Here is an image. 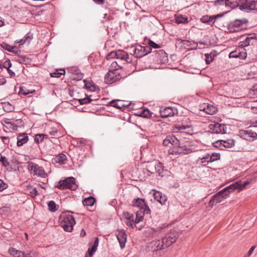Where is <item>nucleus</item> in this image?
I'll return each mask as SVG.
<instances>
[{
    "label": "nucleus",
    "instance_id": "1",
    "mask_svg": "<svg viewBox=\"0 0 257 257\" xmlns=\"http://www.w3.org/2000/svg\"><path fill=\"white\" fill-rule=\"evenodd\" d=\"M60 225L65 231L71 232L74 225L75 224L74 217L69 214L63 212L59 217Z\"/></svg>",
    "mask_w": 257,
    "mask_h": 257
},
{
    "label": "nucleus",
    "instance_id": "2",
    "mask_svg": "<svg viewBox=\"0 0 257 257\" xmlns=\"http://www.w3.org/2000/svg\"><path fill=\"white\" fill-rule=\"evenodd\" d=\"M231 187H233V185H229L214 195L209 202V206L212 208L213 206L226 199L229 194L232 192Z\"/></svg>",
    "mask_w": 257,
    "mask_h": 257
},
{
    "label": "nucleus",
    "instance_id": "3",
    "mask_svg": "<svg viewBox=\"0 0 257 257\" xmlns=\"http://www.w3.org/2000/svg\"><path fill=\"white\" fill-rule=\"evenodd\" d=\"M247 23L246 19H235L228 24L227 30L230 33L240 32L245 28V25Z\"/></svg>",
    "mask_w": 257,
    "mask_h": 257
},
{
    "label": "nucleus",
    "instance_id": "4",
    "mask_svg": "<svg viewBox=\"0 0 257 257\" xmlns=\"http://www.w3.org/2000/svg\"><path fill=\"white\" fill-rule=\"evenodd\" d=\"M74 178H68L65 180L60 181L57 187L60 189H70L71 190H75L77 187Z\"/></svg>",
    "mask_w": 257,
    "mask_h": 257
},
{
    "label": "nucleus",
    "instance_id": "5",
    "mask_svg": "<svg viewBox=\"0 0 257 257\" xmlns=\"http://www.w3.org/2000/svg\"><path fill=\"white\" fill-rule=\"evenodd\" d=\"M178 237V232L175 230H171L161 239L164 242L165 247L167 248L175 242Z\"/></svg>",
    "mask_w": 257,
    "mask_h": 257
},
{
    "label": "nucleus",
    "instance_id": "6",
    "mask_svg": "<svg viewBox=\"0 0 257 257\" xmlns=\"http://www.w3.org/2000/svg\"><path fill=\"white\" fill-rule=\"evenodd\" d=\"M121 78L118 69L109 70L105 75L104 82L107 84H112Z\"/></svg>",
    "mask_w": 257,
    "mask_h": 257
},
{
    "label": "nucleus",
    "instance_id": "7",
    "mask_svg": "<svg viewBox=\"0 0 257 257\" xmlns=\"http://www.w3.org/2000/svg\"><path fill=\"white\" fill-rule=\"evenodd\" d=\"M239 4L241 11H257V1L255 0H239Z\"/></svg>",
    "mask_w": 257,
    "mask_h": 257
},
{
    "label": "nucleus",
    "instance_id": "8",
    "mask_svg": "<svg viewBox=\"0 0 257 257\" xmlns=\"http://www.w3.org/2000/svg\"><path fill=\"white\" fill-rule=\"evenodd\" d=\"M29 169L33 171L34 175L38 176L45 178L47 175L45 173L44 168L42 166L33 162H30L29 164Z\"/></svg>",
    "mask_w": 257,
    "mask_h": 257
},
{
    "label": "nucleus",
    "instance_id": "9",
    "mask_svg": "<svg viewBox=\"0 0 257 257\" xmlns=\"http://www.w3.org/2000/svg\"><path fill=\"white\" fill-rule=\"evenodd\" d=\"M152 51L150 47L143 46L142 45H137L134 49L133 52L137 58H142Z\"/></svg>",
    "mask_w": 257,
    "mask_h": 257
},
{
    "label": "nucleus",
    "instance_id": "10",
    "mask_svg": "<svg viewBox=\"0 0 257 257\" xmlns=\"http://www.w3.org/2000/svg\"><path fill=\"white\" fill-rule=\"evenodd\" d=\"M133 205L139 208L140 210L144 211V213H146V214H150L151 213V210L149 207L146 204L145 201L143 199L138 198L134 199L133 201Z\"/></svg>",
    "mask_w": 257,
    "mask_h": 257
},
{
    "label": "nucleus",
    "instance_id": "11",
    "mask_svg": "<svg viewBox=\"0 0 257 257\" xmlns=\"http://www.w3.org/2000/svg\"><path fill=\"white\" fill-rule=\"evenodd\" d=\"M209 128L211 131V133L213 134H224L226 133L225 125L218 122L210 124Z\"/></svg>",
    "mask_w": 257,
    "mask_h": 257
},
{
    "label": "nucleus",
    "instance_id": "12",
    "mask_svg": "<svg viewBox=\"0 0 257 257\" xmlns=\"http://www.w3.org/2000/svg\"><path fill=\"white\" fill-rule=\"evenodd\" d=\"M162 239L154 240L148 243V248L150 251H155L165 248Z\"/></svg>",
    "mask_w": 257,
    "mask_h": 257
},
{
    "label": "nucleus",
    "instance_id": "13",
    "mask_svg": "<svg viewBox=\"0 0 257 257\" xmlns=\"http://www.w3.org/2000/svg\"><path fill=\"white\" fill-rule=\"evenodd\" d=\"M223 15V14H218L210 16L208 15L203 16L201 18L200 21L203 23L213 26L216 20Z\"/></svg>",
    "mask_w": 257,
    "mask_h": 257
},
{
    "label": "nucleus",
    "instance_id": "14",
    "mask_svg": "<svg viewBox=\"0 0 257 257\" xmlns=\"http://www.w3.org/2000/svg\"><path fill=\"white\" fill-rule=\"evenodd\" d=\"M256 43L257 34L252 33L248 34L243 41L240 42V46L242 47H245L250 45H253Z\"/></svg>",
    "mask_w": 257,
    "mask_h": 257
},
{
    "label": "nucleus",
    "instance_id": "15",
    "mask_svg": "<svg viewBox=\"0 0 257 257\" xmlns=\"http://www.w3.org/2000/svg\"><path fill=\"white\" fill-rule=\"evenodd\" d=\"M67 70L71 74V77L73 80L78 81L81 80L83 77V74L75 66L71 67L68 68Z\"/></svg>",
    "mask_w": 257,
    "mask_h": 257
},
{
    "label": "nucleus",
    "instance_id": "16",
    "mask_svg": "<svg viewBox=\"0 0 257 257\" xmlns=\"http://www.w3.org/2000/svg\"><path fill=\"white\" fill-rule=\"evenodd\" d=\"M235 145V141L234 140L229 139L227 140H219L214 143L215 147H223L225 148L229 149Z\"/></svg>",
    "mask_w": 257,
    "mask_h": 257
},
{
    "label": "nucleus",
    "instance_id": "17",
    "mask_svg": "<svg viewBox=\"0 0 257 257\" xmlns=\"http://www.w3.org/2000/svg\"><path fill=\"white\" fill-rule=\"evenodd\" d=\"M117 239L120 244V247L123 248L125 246L127 235L123 230H119L116 235Z\"/></svg>",
    "mask_w": 257,
    "mask_h": 257
},
{
    "label": "nucleus",
    "instance_id": "18",
    "mask_svg": "<svg viewBox=\"0 0 257 257\" xmlns=\"http://www.w3.org/2000/svg\"><path fill=\"white\" fill-rule=\"evenodd\" d=\"M177 111L176 109H173L172 107H167L163 110H160V112L162 117L167 118L169 116H174Z\"/></svg>",
    "mask_w": 257,
    "mask_h": 257
},
{
    "label": "nucleus",
    "instance_id": "19",
    "mask_svg": "<svg viewBox=\"0 0 257 257\" xmlns=\"http://www.w3.org/2000/svg\"><path fill=\"white\" fill-rule=\"evenodd\" d=\"M156 166L155 172L158 173L160 176L164 177L168 175L169 171L165 169L164 166L161 162H156Z\"/></svg>",
    "mask_w": 257,
    "mask_h": 257
},
{
    "label": "nucleus",
    "instance_id": "20",
    "mask_svg": "<svg viewBox=\"0 0 257 257\" xmlns=\"http://www.w3.org/2000/svg\"><path fill=\"white\" fill-rule=\"evenodd\" d=\"M28 141V136L27 134H19L17 136V145L18 147L23 146L24 144L26 143Z\"/></svg>",
    "mask_w": 257,
    "mask_h": 257
},
{
    "label": "nucleus",
    "instance_id": "21",
    "mask_svg": "<svg viewBox=\"0 0 257 257\" xmlns=\"http://www.w3.org/2000/svg\"><path fill=\"white\" fill-rule=\"evenodd\" d=\"M99 239L96 237L94 240L93 244L91 248H88L85 257H92V255L96 251L98 245Z\"/></svg>",
    "mask_w": 257,
    "mask_h": 257
},
{
    "label": "nucleus",
    "instance_id": "22",
    "mask_svg": "<svg viewBox=\"0 0 257 257\" xmlns=\"http://www.w3.org/2000/svg\"><path fill=\"white\" fill-rule=\"evenodd\" d=\"M248 181H245L242 183L241 181L236 182L230 185H233V187H231L232 192L235 189H238L241 190L244 189L247 185L249 184Z\"/></svg>",
    "mask_w": 257,
    "mask_h": 257
},
{
    "label": "nucleus",
    "instance_id": "23",
    "mask_svg": "<svg viewBox=\"0 0 257 257\" xmlns=\"http://www.w3.org/2000/svg\"><path fill=\"white\" fill-rule=\"evenodd\" d=\"M203 158L204 159H209V160L207 161V164L209 163H211L214 162L215 161H217L220 160V155L219 153H213L211 155L210 154H206L204 156H203Z\"/></svg>",
    "mask_w": 257,
    "mask_h": 257
},
{
    "label": "nucleus",
    "instance_id": "24",
    "mask_svg": "<svg viewBox=\"0 0 257 257\" xmlns=\"http://www.w3.org/2000/svg\"><path fill=\"white\" fill-rule=\"evenodd\" d=\"M156 162H148L146 165V168L144 169L148 173V175L153 174L155 173L156 168Z\"/></svg>",
    "mask_w": 257,
    "mask_h": 257
},
{
    "label": "nucleus",
    "instance_id": "25",
    "mask_svg": "<svg viewBox=\"0 0 257 257\" xmlns=\"http://www.w3.org/2000/svg\"><path fill=\"white\" fill-rule=\"evenodd\" d=\"M185 150H178L177 148V149L175 150H169V154H188L192 152V150L191 149H185Z\"/></svg>",
    "mask_w": 257,
    "mask_h": 257
},
{
    "label": "nucleus",
    "instance_id": "26",
    "mask_svg": "<svg viewBox=\"0 0 257 257\" xmlns=\"http://www.w3.org/2000/svg\"><path fill=\"white\" fill-rule=\"evenodd\" d=\"M9 252L14 257H22L24 255V251L19 250L14 247H10Z\"/></svg>",
    "mask_w": 257,
    "mask_h": 257
},
{
    "label": "nucleus",
    "instance_id": "27",
    "mask_svg": "<svg viewBox=\"0 0 257 257\" xmlns=\"http://www.w3.org/2000/svg\"><path fill=\"white\" fill-rule=\"evenodd\" d=\"M225 6L230 7L231 9H235L239 7L240 9V4L239 1L237 2L235 0H226Z\"/></svg>",
    "mask_w": 257,
    "mask_h": 257
},
{
    "label": "nucleus",
    "instance_id": "28",
    "mask_svg": "<svg viewBox=\"0 0 257 257\" xmlns=\"http://www.w3.org/2000/svg\"><path fill=\"white\" fill-rule=\"evenodd\" d=\"M168 139L170 145H171L174 148H177V146H180V141L175 136L173 135L168 136Z\"/></svg>",
    "mask_w": 257,
    "mask_h": 257
},
{
    "label": "nucleus",
    "instance_id": "29",
    "mask_svg": "<svg viewBox=\"0 0 257 257\" xmlns=\"http://www.w3.org/2000/svg\"><path fill=\"white\" fill-rule=\"evenodd\" d=\"M95 202V199L93 197L89 196L85 198L83 200L82 203L84 206H92L93 205Z\"/></svg>",
    "mask_w": 257,
    "mask_h": 257
},
{
    "label": "nucleus",
    "instance_id": "30",
    "mask_svg": "<svg viewBox=\"0 0 257 257\" xmlns=\"http://www.w3.org/2000/svg\"><path fill=\"white\" fill-rule=\"evenodd\" d=\"M119 100H112L109 102L108 105L113 106L116 108L119 109L120 110H122V108H124L125 106H127L128 105H125L124 104H119L117 101Z\"/></svg>",
    "mask_w": 257,
    "mask_h": 257
},
{
    "label": "nucleus",
    "instance_id": "31",
    "mask_svg": "<svg viewBox=\"0 0 257 257\" xmlns=\"http://www.w3.org/2000/svg\"><path fill=\"white\" fill-rule=\"evenodd\" d=\"M66 159L67 157L64 154H60L55 158L54 160L57 163L63 164L65 163Z\"/></svg>",
    "mask_w": 257,
    "mask_h": 257
},
{
    "label": "nucleus",
    "instance_id": "32",
    "mask_svg": "<svg viewBox=\"0 0 257 257\" xmlns=\"http://www.w3.org/2000/svg\"><path fill=\"white\" fill-rule=\"evenodd\" d=\"M204 110L208 114H213L217 112V108L213 105H207L206 107L204 108Z\"/></svg>",
    "mask_w": 257,
    "mask_h": 257
},
{
    "label": "nucleus",
    "instance_id": "33",
    "mask_svg": "<svg viewBox=\"0 0 257 257\" xmlns=\"http://www.w3.org/2000/svg\"><path fill=\"white\" fill-rule=\"evenodd\" d=\"M35 92V90L30 91L23 87H20L18 94L20 96H26L29 94L33 93Z\"/></svg>",
    "mask_w": 257,
    "mask_h": 257
},
{
    "label": "nucleus",
    "instance_id": "34",
    "mask_svg": "<svg viewBox=\"0 0 257 257\" xmlns=\"http://www.w3.org/2000/svg\"><path fill=\"white\" fill-rule=\"evenodd\" d=\"M152 113L151 112V111L148 108H146L141 110L138 115L145 118H150L152 116Z\"/></svg>",
    "mask_w": 257,
    "mask_h": 257
},
{
    "label": "nucleus",
    "instance_id": "35",
    "mask_svg": "<svg viewBox=\"0 0 257 257\" xmlns=\"http://www.w3.org/2000/svg\"><path fill=\"white\" fill-rule=\"evenodd\" d=\"M146 213H144V211L140 210L136 213V218L135 219V223H138L142 221L144 219V215Z\"/></svg>",
    "mask_w": 257,
    "mask_h": 257
},
{
    "label": "nucleus",
    "instance_id": "36",
    "mask_svg": "<svg viewBox=\"0 0 257 257\" xmlns=\"http://www.w3.org/2000/svg\"><path fill=\"white\" fill-rule=\"evenodd\" d=\"M176 22L177 24H186L188 23V18L183 15H180L176 18Z\"/></svg>",
    "mask_w": 257,
    "mask_h": 257
},
{
    "label": "nucleus",
    "instance_id": "37",
    "mask_svg": "<svg viewBox=\"0 0 257 257\" xmlns=\"http://www.w3.org/2000/svg\"><path fill=\"white\" fill-rule=\"evenodd\" d=\"M65 73V70L64 69L56 70L55 72L50 73V75L52 77L60 78L61 75H64Z\"/></svg>",
    "mask_w": 257,
    "mask_h": 257
},
{
    "label": "nucleus",
    "instance_id": "38",
    "mask_svg": "<svg viewBox=\"0 0 257 257\" xmlns=\"http://www.w3.org/2000/svg\"><path fill=\"white\" fill-rule=\"evenodd\" d=\"M128 56V53L123 50H117V59H121L123 61L125 60L126 56Z\"/></svg>",
    "mask_w": 257,
    "mask_h": 257
},
{
    "label": "nucleus",
    "instance_id": "39",
    "mask_svg": "<svg viewBox=\"0 0 257 257\" xmlns=\"http://www.w3.org/2000/svg\"><path fill=\"white\" fill-rule=\"evenodd\" d=\"M48 209L51 212H55L57 210L58 205H57L54 201H50L48 204Z\"/></svg>",
    "mask_w": 257,
    "mask_h": 257
},
{
    "label": "nucleus",
    "instance_id": "40",
    "mask_svg": "<svg viewBox=\"0 0 257 257\" xmlns=\"http://www.w3.org/2000/svg\"><path fill=\"white\" fill-rule=\"evenodd\" d=\"M243 135H247L248 137L252 138L253 139H257V134L255 132H252L251 131H243Z\"/></svg>",
    "mask_w": 257,
    "mask_h": 257
},
{
    "label": "nucleus",
    "instance_id": "41",
    "mask_svg": "<svg viewBox=\"0 0 257 257\" xmlns=\"http://www.w3.org/2000/svg\"><path fill=\"white\" fill-rule=\"evenodd\" d=\"M0 163H1L2 165L5 167H7L10 165V162L8 159L5 156H1Z\"/></svg>",
    "mask_w": 257,
    "mask_h": 257
},
{
    "label": "nucleus",
    "instance_id": "42",
    "mask_svg": "<svg viewBox=\"0 0 257 257\" xmlns=\"http://www.w3.org/2000/svg\"><path fill=\"white\" fill-rule=\"evenodd\" d=\"M214 55L212 56V53L210 54H205V61L206 63L208 64H210L214 59Z\"/></svg>",
    "mask_w": 257,
    "mask_h": 257
},
{
    "label": "nucleus",
    "instance_id": "43",
    "mask_svg": "<svg viewBox=\"0 0 257 257\" xmlns=\"http://www.w3.org/2000/svg\"><path fill=\"white\" fill-rule=\"evenodd\" d=\"M12 64L11 61L10 60H7L6 61H5L3 64H0V70L2 68V67H4L7 70L10 68Z\"/></svg>",
    "mask_w": 257,
    "mask_h": 257
},
{
    "label": "nucleus",
    "instance_id": "44",
    "mask_svg": "<svg viewBox=\"0 0 257 257\" xmlns=\"http://www.w3.org/2000/svg\"><path fill=\"white\" fill-rule=\"evenodd\" d=\"M229 58H242L243 57L241 55V53L237 51H232L229 55Z\"/></svg>",
    "mask_w": 257,
    "mask_h": 257
},
{
    "label": "nucleus",
    "instance_id": "45",
    "mask_svg": "<svg viewBox=\"0 0 257 257\" xmlns=\"http://www.w3.org/2000/svg\"><path fill=\"white\" fill-rule=\"evenodd\" d=\"M154 52H157L158 55V57L160 56V58H162V60H163L165 58H167V54L163 50L155 51Z\"/></svg>",
    "mask_w": 257,
    "mask_h": 257
},
{
    "label": "nucleus",
    "instance_id": "46",
    "mask_svg": "<svg viewBox=\"0 0 257 257\" xmlns=\"http://www.w3.org/2000/svg\"><path fill=\"white\" fill-rule=\"evenodd\" d=\"M90 96H89V97H87L84 98L80 99L79 100V103L81 104H86V103L91 102L92 101V99L91 98H90Z\"/></svg>",
    "mask_w": 257,
    "mask_h": 257
},
{
    "label": "nucleus",
    "instance_id": "47",
    "mask_svg": "<svg viewBox=\"0 0 257 257\" xmlns=\"http://www.w3.org/2000/svg\"><path fill=\"white\" fill-rule=\"evenodd\" d=\"M2 124L4 126V123L8 124H11V125L12 126L13 130H15V128L17 127V125L16 124H14V123H12L10 121V119L6 118L2 120Z\"/></svg>",
    "mask_w": 257,
    "mask_h": 257
},
{
    "label": "nucleus",
    "instance_id": "48",
    "mask_svg": "<svg viewBox=\"0 0 257 257\" xmlns=\"http://www.w3.org/2000/svg\"><path fill=\"white\" fill-rule=\"evenodd\" d=\"M32 38V36H31L30 34H27L23 38V40H24L23 42H24L25 44L27 43L29 44H30Z\"/></svg>",
    "mask_w": 257,
    "mask_h": 257
},
{
    "label": "nucleus",
    "instance_id": "49",
    "mask_svg": "<svg viewBox=\"0 0 257 257\" xmlns=\"http://www.w3.org/2000/svg\"><path fill=\"white\" fill-rule=\"evenodd\" d=\"M148 44V46H147V47H150V48H151V49H152V48H155V49H158V48H161V46L159 45L156 44L155 42H154V41H153L152 40H149Z\"/></svg>",
    "mask_w": 257,
    "mask_h": 257
},
{
    "label": "nucleus",
    "instance_id": "50",
    "mask_svg": "<svg viewBox=\"0 0 257 257\" xmlns=\"http://www.w3.org/2000/svg\"><path fill=\"white\" fill-rule=\"evenodd\" d=\"M154 191V199L158 202H159V199H161V196L162 195V193L160 191H157L155 190H153Z\"/></svg>",
    "mask_w": 257,
    "mask_h": 257
},
{
    "label": "nucleus",
    "instance_id": "51",
    "mask_svg": "<svg viewBox=\"0 0 257 257\" xmlns=\"http://www.w3.org/2000/svg\"><path fill=\"white\" fill-rule=\"evenodd\" d=\"M117 51H112L110 53H109L106 56V59L107 60L111 59L112 58H115L117 57Z\"/></svg>",
    "mask_w": 257,
    "mask_h": 257
},
{
    "label": "nucleus",
    "instance_id": "52",
    "mask_svg": "<svg viewBox=\"0 0 257 257\" xmlns=\"http://www.w3.org/2000/svg\"><path fill=\"white\" fill-rule=\"evenodd\" d=\"M85 86L87 89H88L89 90L91 91H95L96 90V89H99L96 86L91 85L90 84H87L85 83Z\"/></svg>",
    "mask_w": 257,
    "mask_h": 257
},
{
    "label": "nucleus",
    "instance_id": "53",
    "mask_svg": "<svg viewBox=\"0 0 257 257\" xmlns=\"http://www.w3.org/2000/svg\"><path fill=\"white\" fill-rule=\"evenodd\" d=\"M34 141L37 144L41 143L43 141V139H42V134H39L36 135L35 136Z\"/></svg>",
    "mask_w": 257,
    "mask_h": 257
},
{
    "label": "nucleus",
    "instance_id": "54",
    "mask_svg": "<svg viewBox=\"0 0 257 257\" xmlns=\"http://www.w3.org/2000/svg\"><path fill=\"white\" fill-rule=\"evenodd\" d=\"M123 217L127 220H130V219H133L134 218V215L131 214L127 211L124 212L122 215Z\"/></svg>",
    "mask_w": 257,
    "mask_h": 257
},
{
    "label": "nucleus",
    "instance_id": "55",
    "mask_svg": "<svg viewBox=\"0 0 257 257\" xmlns=\"http://www.w3.org/2000/svg\"><path fill=\"white\" fill-rule=\"evenodd\" d=\"M0 46L3 49L9 52L11 47V46L4 42L0 44Z\"/></svg>",
    "mask_w": 257,
    "mask_h": 257
},
{
    "label": "nucleus",
    "instance_id": "56",
    "mask_svg": "<svg viewBox=\"0 0 257 257\" xmlns=\"http://www.w3.org/2000/svg\"><path fill=\"white\" fill-rule=\"evenodd\" d=\"M127 221L126 222V224L127 226L132 227L133 228L134 227V225H135V220H134V218L133 219H130V220H127Z\"/></svg>",
    "mask_w": 257,
    "mask_h": 257
},
{
    "label": "nucleus",
    "instance_id": "57",
    "mask_svg": "<svg viewBox=\"0 0 257 257\" xmlns=\"http://www.w3.org/2000/svg\"><path fill=\"white\" fill-rule=\"evenodd\" d=\"M7 186V184H6L3 180L0 179V191H2L6 189Z\"/></svg>",
    "mask_w": 257,
    "mask_h": 257
},
{
    "label": "nucleus",
    "instance_id": "58",
    "mask_svg": "<svg viewBox=\"0 0 257 257\" xmlns=\"http://www.w3.org/2000/svg\"><path fill=\"white\" fill-rule=\"evenodd\" d=\"M19 51V50L18 48L15 46H11V48L9 50L10 52H11V53H13L16 54H18Z\"/></svg>",
    "mask_w": 257,
    "mask_h": 257
},
{
    "label": "nucleus",
    "instance_id": "59",
    "mask_svg": "<svg viewBox=\"0 0 257 257\" xmlns=\"http://www.w3.org/2000/svg\"><path fill=\"white\" fill-rule=\"evenodd\" d=\"M191 126L188 125H180L178 124L176 126V128H178L179 130H185L188 128H190Z\"/></svg>",
    "mask_w": 257,
    "mask_h": 257
},
{
    "label": "nucleus",
    "instance_id": "60",
    "mask_svg": "<svg viewBox=\"0 0 257 257\" xmlns=\"http://www.w3.org/2000/svg\"><path fill=\"white\" fill-rule=\"evenodd\" d=\"M226 0H217L215 1V6H219L221 5H225Z\"/></svg>",
    "mask_w": 257,
    "mask_h": 257
},
{
    "label": "nucleus",
    "instance_id": "61",
    "mask_svg": "<svg viewBox=\"0 0 257 257\" xmlns=\"http://www.w3.org/2000/svg\"><path fill=\"white\" fill-rule=\"evenodd\" d=\"M159 203H160L162 205L165 204V202L167 201V198L164 195H162L161 199H159Z\"/></svg>",
    "mask_w": 257,
    "mask_h": 257
},
{
    "label": "nucleus",
    "instance_id": "62",
    "mask_svg": "<svg viewBox=\"0 0 257 257\" xmlns=\"http://www.w3.org/2000/svg\"><path fill=\"white\" fill-rule=\"evenodd\" d=\"M159 203H160L162 205L165 204V202L167 201V198L164 195H162L161 199H159Z\"/></svg>",
    "mask_w": 257,
    "mask_h": 257
},
{
    "label": "nucleus",
    "instance_id": "63",
    "mask_svg": "<svg viewBox=\"0 0 257 257\" xmlns=\"http://www.w3.org/2000/svg\"><path fill=\"white\" fill-rule=\"evenodd\" d=\"M163 144L165 146H169L170 145L169 140L168 139V136L166 137V138L164 140Z\"/></svg>",
    "mask_w": 257,
    "mask_h": 257
},
{
    "label": "nucleus",
    "instance_id": "64",
    "mask_svg": "<svg viewBox=\"0 0 257 257\" xmlns=\"http://www.w3.org/2000/svg\"><path fill=\"white\" fill-rule=\"evenodd\" d=\"M30 193L32 194V196H36L38 195V191L36 188H34L30 191Z\"/></svg>",
    "mask_w": 257,
    "mask_h": 257
}]
</instances>
